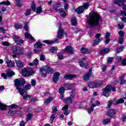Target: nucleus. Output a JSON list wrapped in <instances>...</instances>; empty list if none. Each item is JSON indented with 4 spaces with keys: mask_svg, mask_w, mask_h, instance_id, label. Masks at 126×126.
I'll return each mask as SVG.
<instances>
[{
    "mask_svg": "<svg viewBox=\"0 0 126 126\" xmlns=\"http://www.w3.org/2000/svg\"><path fill=\"white\" fill-rule=\"evenodd\" d=\"M16 89L19 91L20 95H22L24 99L25 100L27 98H30L31 96L28 95V94L26 90H29L31 88V85L28 84L24 87V89L20 88V86L25 84V80L23 79H16L14 81Z\"/></svg>",
    "mask_w": 126,
    "mask_h": 126,
    "instance_id": "f257e3e1",
    "label": "nucleus"
},
{
    "mask_svg": "<svg viewBox=\"0 0 126 126\" xmlns=\"http://www.w3.org/2000/svg\"><path fill=\"white\" fill-rule=\"evenodd\" d=\"M102 18L96 12L91 13L89 15V19L88 20V23L90 26H98L99 22Z\"/></svg>",
    "mask_w": 126,
    "mask_h": 126,
    "instance_id": "f03ea898",
    "label": "nucleus"
},
{
    "mask_svg": "<svg viewBox=\"0 0 126 126\" xmlns=\"http://www.w3.org/2000/svg\"><path fill=\"white\" fill-rule=\"evenodd\" d=\"M22 75L24 77H26L27 76H30V75H32L34 73V71H33V69L29 67H26L22 70Z\"/></svg>",
    "mask_w": 126,
    "mask_h": 126,
    "instance_id": "7ed1b4c3",
    "label": "nucleus"
},
{
    "mask_svg": "<svg viewBox=\"0 0 126 126\" xmlns=\"http://www.w3.org/2000/svg\"><path fill=\"white\" fill-rule=\"evenodd\" d=\"M112 90V86L108 85L103 90L102 95L105 97H109L111 94V90Z\"/></svg>",
    "mask_w": 126,
    "mask_h": 126,
    "instance_id": "20e7f679",
    "label": "nucleus"
},
{
    "mask_svg": "<svg viewBox=\"0 0 126 126\" xmlns=\"http://www.w3.org/2000/svg\"><path fill=\"white\" fill-rule=\"evenodd\" d=\"M89 6V4L88 3H84V6H81L79 7L76 10V12L77 13H82L83 11H84V8L86 9H87Z\"/></svg>",
    "mask_w": 126,
    "mask_h": 126,
    "instance_id": "39448f33",
    "label": "nucleus"
},
{
    "mask_svg": "<svg viewBox=\"0 0 126 126\" xmlns=\"http://www.w3.org/2000/svg\"><path fill=\"white\" fill-rule=\"evenodd\" d=\"M14 74H15L14 72L8 69V71H7V73H6V75L4 73H3L1 74V76H2L4 79H6V76H8L9 77H10L11 76H13Z\"/></svg>",
    "mask_w": 126,
    "mask_h": 126,
    "instance_id": "423d86ee",
    "label": "nucleus"
},
{
    "mask_svg": "<svg viewBox=\"0 0 126 126\" xmlns=\"http://www.w3.org/2000/svg\"><path fill=\"white\" fill-rule=\"evenodd\" d=\"M92 74V68H90L89 69L88 72H87L86 74H85L83 77L84 80H85V81H88Z\"/></svg>",
    "mask_w": 126,
    "mask_h": 126,
    "instance_id": "0eeeda50",
    "label": "nucleus"
},
{
    "mask_svg": "<svg viewBox=\"0 0 126 126\" xmlns=\"http://www.w3.org/2000/svg\"><path fill=\"white\" fill-rule=\"evenodd\" d=\"M13 39L15 43H18L19 45L23 44V40L20 39V37H19V36H17V35H13Z\"/></svg>",
    "mask_w": 126,
    "mask_h": 126,
    "instance_id": "6e6552de",
    "label": "nucleus"
},
{
    "mask_svg": "<svg viewBox=\"0 0 126 126\" xmlns=\"http://www.w3.org/2000/svg\"><path fill=\"white\" fill-rule=\"evenodd\" d=\"M5 62L7 64V66L8 67H12L14 66V64H15L14 62L11 61V60H10L8 58H6Z\"/></svg>",
    "mask_w": 126,
    "mask_h": 126,
    "instance_id": "1a4fd4ad",
    "label": "nucleus"
},
{
    "mask_svg": "<svg viewBox=\"0 0 126 126\" xmlns=\"http://www.w3.org/2000/svg\"><path fill=\"white\" fill-rule=\"evenodd\" d=\"M63 30L62 29V25L59 24V29L57 34V38H62L63 36Z\"/></svg>",
    "mask_w": 126,
    "mask_h": 126,
    "instance_id": "9d476101",
    "label": "nucleus"
},
{
    "mask_svg": "<svg viewBox=\"0 0 126 126\" xmlns=\"http://www.w3.org/2000/svg\"><path fill=\"white\" fill-rule=\"evenodd\" d=\"M60 72H57L55 73L53 75V80L55 83H58V81H59V79H60Z\"/></svg>",
    "mask_w": 126,
    "mask_h": 126,
    "instance_id": "9b49d317",
    "label": "nucleus"
},
{
    "mask_svg": "<svg viewBox=\"0 0 126 126\" xmlns=\"http://www.w3.org/2000/svg\"><path fill=\"white\" fill-rule=\"evenodd\" d=\"M75 77H76V75H75L66 74L64 75V78L66 80H71V79H73V78H75Z\"/></svg>",
    "mask_w": 126,
    "mask_h": 126,
    "instance_id": "f8f14e48",
    "label": "nucleus"
},
{
    "mask_svg": "<svg viewBox=\"0 0 126 126\" xmlns=\"http://www.w3.org/2000/svg\"><path fill=\"white\" fill-rule=\"evenodd\" d=\"M68 109V105L66 104L64 107L62 108V110L64 111V115L65 116H68L69 115V113H70V111L67 109Z\"/></svg>",
    "mask_w": 126,
    "mask_h": 126,
    "instance_id": "ddd939ff",
    "label": "nucleus"
},
{
    "mask_svg": "<svg viewBox=\"0 0 126 126\" xmlns=\"http://www.w3.org/2000/svg\"><path fill=\"white\" fill-rule=\"evenodd\" d=\"M16 63L18 68H23L24 67V64L21 61H20V60L16 61Z\"/></svg>",
    "mask_w": 126,
    "mask_h": 126,
    "instance_id": "4468645a",
    "label": "nucleus"
},
{
    "mask_svg": "<svg viewBox=\"0 0 126 126\" xmlns=\"http://www.w3.org/2000/svg\"><path fill=\"white\" fill-rule=\"evenodd\" d=\"M61 6H62V3H56L53 5V9L55 10V11L58 12V11H60V10L59 9V8L61 7Z\"/></svg>",
    "mask_w": 126,
    "mask_h": 126,
    "instance_id": "2eb2a0df",
    "label": "nucleus"
},
{
    "mask_svg": "<svg viewBox=\"0 0 126 126\" xmlns=\"http://www.w3.org/2000/svg\"><path fill=\"white\" fill-rule=\"evenodd\" d=\"M81 52L82 54H91V50L85 47H82V48H81Z\"/></svg>",
    "mask_w": 126,
    "mask_h": 126,
    "instance_id": "dca6fc26",
    "label": "nucleus"
},
{
    "mask_svg": "<svg viewBox=\"0 0 126 126\" xmlns=\"http://www.w3.org/2000/svg\"><path fill=\"white\" fill-rule=\"evenodd\" d=\"M114 3L119 6H122L125 2V0H113Z\"/></svg>",
    "mask_w": 126,
    "mask_h": 126,
    "instance_id": "f3484780",
    "label": "nucleus"
},
{
    "mask_svg": "<svg viewBox=\"0 0 126 126\" xmlns=\"http://www.w3.org/2000/svg\"><path fill=\"white\" fill-rule=\"evenodd\" d=\"M47 67H45V66L42 67L41 69H40V72L41 73V75H42V76H44L46 77L47 75Z\"/></svg>",
    "mask_w": 126,
    "mask_h": 126,
    "instance_id": "a211bd4d",
    "label": "nucleus"
},
{
    "mask_svg": "<svg viewBox=\"0 0 126 126\" xmlns=\"http://www.w3.org/2000/svg\"><path fill=\"white\" fill-rule=\"evenodd\" d=\"M65 53H69L70 54H73V49L70 46H67L64 50Z\"/></svg>",
    "mask_w": 126,
    "mask_h": 126,
    "instance_id": "6ab92c4d",
    "label": "nucleus"
},
{
    "mask_svg": "<svg viewBox=\"0 0 126 126\" xmlns=\"http://www.w3.org/2000/svg\"><path fill=\"white\" fill-rule=\"evenodd\" d=\"M115 115L116 112L115 111V110L113 109H110L107 114V116L110 117L111 118H113L114 117H115Z\"/></svg>",
    "mask_w": 126,
    "mask_h": 126,
    "instance_id": "aec40b11",
    "label": "nucleus"
},
{
    "mask_svg": "<svg viewBox=\"0 0 126 126\" xmlns=\"http://www.w3.org/2000/svg\"><path fill=\"white\" fill-rule=\"evenodd\" d=\"M110 36H111V33L107 32L105 36L106 39L105 40V44H109V43H110Z\"/></svg>",
    "mask_w": 126,
    "mask_h": 126,
    "instance_id": "412c9836",
    "label": "nucleus"
},
{
    "mask_svg": "<svg viewBox=\"0 0 126 126\" xmlns=\"http://www.w3.org/2000/svg\"><path fill=\"white\" fill-rule=\"evenodd\" d=\"M124 102H125V100L122 98H120L119 99L113 100L114 105H118V104H122V103H124Z\"/></svg>",
    "mask_w": 126,
    "mask_h": 126,
    "instance_id": "4be33fe9",
    "label": "nucleus"
},
{
    "mask_svg": "<svg viewBox=\"0 0 126 126\" xmlns=\"http://www.w3.org/2000/svg\"><path fill=\"white\" fill-rule=\"evenodd\" d=\"M110 49L108 48L102 49L100 50V54L101 55H106V54H108L110 52Z\"/></svg>",
    "mask_w": 126,
    "mask_h": 126,
    "instance_id": "5701e85b",
    "label": "nucleus"
},
{
    "mask_svg": "<svg viewBox=\"0 0 126 126\" xmlns=\"http://www.w3.org/2000/svg\"><path fill=\"white\" fill-rule=\"evenodd\" d=\"M25 37L27 39H30L31 40H32V41H35V39H34V38H33L31 35V34H30V33H29L28 32H26L25 33Z\"/></svg>",
    "mask_w": 126,
    "mask_h": 126,
    "instance_id": "b1692460",
    "label": "nucleus"
},
{
    "mask_svg": "<svg viewBox=\"0 0 126 126\" xmlns=\"http://www.w3.org/2000/svg\"><path fill=\"white\" fill-rule=\"evenodd\" d=\"M125 76H126L125 74H122L120 77V79H121L120 84H121V85H123V84H126V80H125Z\"/></svg>",
    "mask_w": 126,
    "mask_h": 126,
    "instance_id": "393cba45",
    "label": "nucleus"
},
{
    "mask_svg": "<svg viewBox=\"0 0 126 126\" xmlns=\"http://www.w3.org/2000/svg\"><path fill=\"white\" fill-rule=\"evenodd\" d=\"M95 88L100 87L103 84V81H95Z\"/></svg>",
    "mask_w": 126,
    "mask_h": 126,
    "instance_id": "a878e982",
    "label": "nucleus"
},
{
    "mask_svg": "<svg viewBox=\"0 0 126 126\" xmlns=\"http://www.w3.org/2000/svg\"><path fill=\"white\" fill-rule=\"evenodd\" d=\"M65 104H69L73 101V99L71 97H68L64 99Z\"/></svg>",
    "mask_w": 126,
    "mask_h": 126,
    "instance_id": "bb28decb",
    "label": "nucleus"
},
{
    "mask_svg": "<svg viewBox=\"0 0 126 126\" xmlns=\"http://www.w3.org/2000/svg\"><path fill=\"white\" fill-rule=\"evenodd\" d=\"M103 40V38L101 37L100 38L96 39L94 40V46H96V45H98L101 41Z\"/></svg>",
    "mask_w": 126,
    "mask_h": 126,
    "instance_id": "cd10ccee",
    "label": "nucleus"
},
{
    "mask_svg": "<svg viewBox=\"0 0 126 126\" xmlns=\"http://www.w3.org/2000/svg\"><path fill=\"white\" fill-rule=\"evenodd\" d=\"M31 8L32 11L36 12V3L34 1H32Z\"/></svg>",
    "mask_w": 126,
    "mask_h": 126,
    "instance_id": "c85d7f7f",
    "label": "nucleus"
},
{
    "mask_svg": "<svg viewBox=\"0 0 126 126\" xmlns=\"http://www.w3.org/2000/svg\"><path fill=\"white\" fill-rule=\"evenodd\" d=\"M80 65L81 67H84L86 68L88 66V63H84L83 61L80 62Z\"/></svg>",
    "mask_w": 126,
    "mask_h": 126,
    "instance_id": "c756f323",
    "label": "nucleus"
},
{
    "mask_svg": "<svg viewBox=\"0 0 126 126\" xmlns=\"http://www.w3.org/2000/svg\"><path fill=\"white\" fill-rule=\"evenodd\" d=\"M45 67H47V69H46V72L47 73H52V72H54V70H52V68L51 67H50L49 66H45Z\"/></svg>",
    "mask_w": 126,
    "mask_h": 126,
    "instance_id": "7c9ffc66",
    "label": "nucleus"
},
{
    "mask_svg": "<svg viewBox=\"0 0 126 126\" xmlns=\"http://www.w3.org/2000/svg\"><path fill=\"white\" fill-rule=\"evenodd\" d=\"M88 86H89V87H90V88H96L95 82H92L90 83L88 85Z\"/></svg>",
    "mask_w": 126,
    "mask_h": 126,
    "instance_id": "2f4dec72",
    "label": "nucleus"
},
{
    "mask_svg": "<svg viewBox=\"0 0 126 126\" xmlns=\"http://www.w3.org/2000/svg\"><path fill=\"white\" fill-rule=\"evenodd\" d=\"M71 23L73 26H76V25H77V21H76V19L75 18H72Z\"/></svg>",
    "mask_w": 126,
    "mask_h": 126,
    "instance_id": "473e14b6",
    "label": "nucleus"
},
{
    "mask_svg": "<svg viewBox=\"0 0 126 126\" xmlns=\"http://www.w3.org/2000/svg\"><path fill=\"white\" fill-rule=\"evenodd\" d=\"M32 117L33 115L32 113L28 114L26 118V120L27 121V122H29V121H30L31 119H32Z\"/></svg>",
    "mask_w": 126,
    "mask_h": 126,
    "instance_id": "72a5a7b5",
    "label": "nucleus"
},
{
    "mask_svg": "<svg viewBox=\"0 0 126 126\" xmlns=\"http://www.w3.org/2000/svg\"><path fill=\"white\" fill-rule=\"evenodd\" d=\"M18 49H19V47H17L16 46H13L12 47L13 53H14V54H17L18 52Z\"/></svg>",
    "mask_w": 126,
    "mask_h": 126,
    "instance_id": "f704fd0d",
    "label": "nucleus"
},
{
    "mask_svg": "<svg viewBox=\"0 0 126 126\" xmlns=\"http://www.w3.org/2000/svg\"><path fill=\"white\" fill-rule=\"evenodd\" d=\"M60 15L62 17H65L66 16V13H65V12L63 10H60Z\"/></svg>",
    "mask_w": 126,
    "mask_h": 126,
    "instance_id": "c9c22d12",
    "label": "nucleus"
},
{
    "mask_svg": "<svg viewBox=\"0 0 126 126\" xmlns=\"http://www.w3.org/2000/svg\"><path fill=\"white\" fill-rule=\"evenodd\" d=\"M42 46H43L42 43H41L39 42H37L34 44L35 48H41V47H42Z\"/></svg>",
    "mask_w": 126,
    "mask_h": 126,
    "instance_id": "e433bc0d",
    "label": "nucleus"
},
{
    "mask_svg": "<svg viewBox=\"0 0 126 126\" xmlns=\"http://www.w3.org/2000/svg\"><path fill=\"white\" fill-rule=\"evenodd\" d=\"M16 114V112L9 110L8 112V116H13Z\"/></svg>",
    "mask_w": 126,
    "mask_h": 126,
    "instance_id": "4c0bfd02",
    "label": "nucleus"
},
{
    "mask_svg": "<svg viewBox=\"0 0 126 126\" xmlns=\"http://www.w3.org/2000/svg\"><path fill=\"white\" fill-rule=\"evenodd\" d=\"M124 49H125V48L124 47V46H121L120 47H118L117 49H116V51L117 53L118 54H119V53H121V52H122V51H123V50H124Z\"/></svg>",
    "mask_w": 126,
    "mask_h": 126,
    "instance_id": "58836bf2",
    "label": "nucleus"
},
{
    "mask_svg": "<svg viewBox=\"0 0 126 126\" xmlns=\"http://www.w3.org/2000/svg\"><path fill=\"white\" fill-rule=\"evenodd\" d=\"M0 109L2 110H5L6 109V106L0 102Z\"/></svg>",
    "mask_w": 126,
    "mask_h": 126,
    "instance_id": "ea45409f",
    "label": "nucleus"
},
{
    "mask_svg": "<svg viewBox=\"0 0 126 126\" xmlns=\"http://www.w3.org/2000/svg\"><path fill=\"white\" fill-rule=\"evenodd\" d=\"M63 86L64 87V89H66V90H68L69 88H70V84L65 83L63 84Z\"/></svg>",
    "mask_w": 126,
    "mask_h": 126,
    "instance_id": "a19ab883",
    "label": "nucleus"
},
{
    "mask_svg": "<svg viewBox=\"0 0 126 126\" xmlns=\"http://www.w3.org/2000/svg\"><path fill=\"white\" fill-rule=\"evenodd\" d=\"M56 119V116L54 114H52L50 117V122L51 124H53V122H54V120Z\"/></svg>",
    "mask_w": 126,
    "mask_h": 126,
    "instance_id": "79ce46f5",
    "label": "nucleus"
},
{
    "mask_svg": "<svg viewBox=\"0 0 126 126\" xmlns=\"http://www.w3.org/2000/svg\"><path fill=\"white\" fill-rule=\"evenodd\" d=\"M53 98L52 97L48 98L46 100L44 101V104H49L50 103L51 101H52Z\"/></svg>",
    "mask_w": 126,
    "mask_h": 126,
    "instance_id": "37998d69",
    "label": "nucleus"
},
{
    "mask_svg": "<svg viewBox=\"0 0 126 126\" xmlns=\"http://www.w3.org/2000/svg\"><path fill=\"white\" fill-rule=\"evenodd\" d=\"M14 28L16 29H21L22 28V25H19L18 24H15L14 25Z\"/></svg>",
    "mask_w": 126,
    "mask_h": 126,
    "instance_id": "c03bdc74",
    "label": "nucleus"
},
{
    "mask_svg": "<svg viewBox=\"0 0 126 126\" xmlns=\"http://www.w3.org/2000/svg\"><path fill=\"white\" fill-rule=\"evenodd\" d=\"M29 24V22H26L25 24V30L26 31H27V32H28V31H29V28L28 27V24Z\"/></svg>",
    "mask_w": 126,
    "mask_h": 126,
    "instance_id": "a18cd8bd",
    "label": "nucleus"
},
{
    "mask_svg": "<svg viewBox=\"0 0 126 126\" xmlns=\"http://www.w3.org/2000/svg\"><path fill=\"white\" fill-rule=\"evenodd\" d=\"M35 11L36 13H41V12H42V7H41V6L38 7Z\"/></svg>",
    "mask_w": 126,
    "mask_h": 126,
    "instance_id": "49530a36",
    "label": "nucleus"
},
{
    "mask_svg": "<svg viewBox=\"0 0 126 126\" xmlns=\"http://www.w3.org/2000/svg\"><path fill=\"white\" fill-rule=\"evenodd\" d=\"M31 14V9H29L25 12V15L28 16V15H30Z\"/></svg>",
    "mask_w": 126,
    "mask_h": 126,
    "instance_id": "de8ad7c7",
    "label": "nucleus"
},
{
    "mask_svg": "<svg viewBox=\"0 0 126 126\" xmlns=\"http://www.w3.org/2000/svg\"><path fill=\"white\" fill-rule=\"evenodd\" d=\"M59 93L60 94H63V93H64V87H61L59 89Z\"/></svg>",
    "mask_w": 126,
    "mask_h": 126,
    "instance_id": "09e8293b",
    "label": "nucleus"
},
{
    "mask_svg": "<svg viewBox=\"0 0 126 126\" xmlns=\"http://www.w3.org/2000/svg\"><path fill=\"white\" fill-rule=\"evenodd\" d=\"M0 4H5V5H10V2L8 1H7V2L3 1L0 3Z\"/></svg>",
    "mask_w": 126,
    "mask_h": 126,
    "instance_id": "8fccbe9b",
    "label": "nucleus"
},
{
    "mask_svg": "<svg viewBox=\"0 0 126 126\" xmlns=\"http://www.w3.org/2000/svg\"><path fill=\"white\" fill-rule=\"evenodd\" d=\"M18 107V105L15 104H13L9 106V108H11V109H16V108Z\"/></svg>",
    "mask_w": 126,
    "mask_h": 126,
    "instance_id": "3c124183",
    "label": "nucleus"
},
{
    "mask_svg": "<svg viewBox=\"0 0 126 126\" xmlns=\"http://www.w3.org/2000/svg\"><path fill=\"white\" fill-rule=\"evenodd\" d=\"M118 42L119 44L123 45V44H124V37H120L119 39Z\"/></svg>",
    "mask_w": 126,
    "mask_h": 126,
    "instance_id": "603ef678",
    "label": "nucleus"
},
{
    "mask_svg": "<svg viewBox=\"0 0 126 126\" xmlns=\"http://www.w3.org/2000/svg\"><path fill=\"white\" fill-rule=\"evenodd\" d=\"M43 43H46V44H54V42L50 41L49 40H45L43 41Z\"/></svg>",
    "mask_w": 126,
    "mask_h": 126,
    "instance_id": "864d4df0",
    "label": "nucleus"
},
{
    "mask_svg": "<svg viewBox=\"0 0 126 126\" xmlns=\"http://www.w3.org/2000/svg\"><path fill=\"white\" fill-rule=\"evenodd\" d=\"M113 103H114V101H113L112 100L108 101V104H107L108 108H110L112 106V104H113Z\"/></svg>",
    "mask_w": 126,
    "mask_h": 126,
    "instance_id": "5fc2aeb1",
    "label": "nucleus"
},
{
    "mask_svg": "<svg viewBox=\"0 0 126 126\" xmlns=\"http://www.w3.org/2000/svg\"><path fill=\"white\" fill-rule=\"evenodd\" d=\"M110 122V119H105L103 121V125H108V124H109Z\"/></svg>",
    "mask_w": 126,
    "mask_h": 126,
    "instance_id": "6e6d98bb",
    "label": "nucleus"
},
{
    "mask_svg": "<svg viewBox=\"0 0 126 126\" xmlns=\"http://www.w3.org/2000/svg\"><path fill=\"white\" fill-rule=\"evenodd\" d=\"M119 36L120 37H123L124 35H125V33L123 31H120L119 32Z\"/></svg>",
    "mask_w": 126,
    "mask_h": 126,
    "instance_id": "4d7b16f0",
    "label": "nucleus"
},
{
    "mask_svg": "<svg viewBox=\"0 0 126 126\" xmlns=\"http://www.w3.org/2000/svg\"><path fill=\"white\" fill-rule=\"evenodd\" d=\"M70 97H71V98H74V97H75V92L73 90L72 91V92L70 94Z\"/></svg>",
    "mask_w": 126,
    "mask_h": 126,
    "instance_id": "13d9d810",
    "label": "nucleus"
},
{
    "mask_svg": "<svg viewBox=\"0 0 126 126\" xmlns=\"http://www.w3.org/2000/svg\"><path fill=\"white\" fill-rule=\"evenodd\" d=\"M32 63L34 65H36V66H37V65H38V63H39V61L38 60V59H35L34 60H33V62Z\"/></svg>",
    "mask_w": 126,
    "mask_h": 126,
    "instance_id": "bf43d9fd",
    "label": "nucleus"
},
{
    "mask_svg": "<svg viewBox=\"0 0 126 126\" xmlns=\"http://www.w3.org/2000/svg\"><path fill=\"white\" fill-rule=\"evenodd\" d=\"M57 106H54L53 108H52V111H53V114H56L57 113V112H58V109H57Z\"/></svg>",
    "mask_w": 126,
    "mask_h": 126,
    "instance_id": "052dcab7",
    "label": "nucleus"
},
{
    "mask_svg": "<svg viewBox=\"0 0 126 126\" xmlns=\"http://www.w3.org/2000/svg\"><path fill=\"white\" fill-rule=\"evenodd\" d=\"M58 57L59 60H63V56L62 55V53H58Z\"/></svg>",
    "mask_w": 126,
    "mask_h": 126,
    "instance_id": "680f3d73",
    "label": "nucleus"
},
{
    "mask_svg": "<svg viewBox=\"0 0 126 126\" xmlns=\"http://www.w3.org/2000/svg\"><path fill=\"white\" fill-rule=\"evenodd\" d=\"M120 14L122 16H126V12L125 11H120Z\"/></svg>",
    "mask_w": 126,
    "mask_h": 126,
    "instance_id": "e2e57ef3",
    "label": "nucleus"
},
{
    "mask_svg": "<svg viewBox=\"0 0 126 126\" xmlns=\"http://www.w3.org/2000/svg\"><path fill=\"white\" fill-rule=\"evenodd\" d=\"M40 60L41 61H42L43 62H44V61H45V60H46V58H45V55H43V54L41 55L40 57Z\"/></svg>",
    "mask_w": 126,
    "mask_h": 126,
    "instance_id": "0e129e2a",
    "label": "nucleus"
},
{
    "mask_svg": "<svg viewBox=\"0 0 126 126\" xmlns=\"http://www.w3.org/2000/svg\"><path fill=\"white\" fill-rule=\"evenodd\" d=\"M118 26L119 29H124V26H125V25L124 24H119L118 25Z\"/></svg>",
    "mask_w": 126,
    "mask_h": 126,
    "instance_id": "69168bd1",
    "label": "nucleus"
},
{
    "mask_svg": "<svg viewBox=\"0 0 126 126\" xmlns=\"http://www.w3.org/2000/svg\"><path fill=\"white\" fill-rule=\"evenodd\" d=\"M31 84L32 86L34 87L36 85V80L34 79L32 80Z\"/></svg>",
    "mask_w": 126,
    "mask_h": 126,
    "instance_id": "338daca9",
    "label": "nucleus"
},
{
    "mask_svg": "<svg viewBox=\"0 0 126 126\" xmlns=\"http://www.w3.org/2000/svg\"><path fill=\"white\" fill-rule=\"evenodd\" d=\"M122 65H126V58L122 62Z\"/></svg>",
    "mask_w": 126,
    "mask_h": 126,
    "instance_id": "774afa93",
    "label": "nucleus"
}]
</instances>
